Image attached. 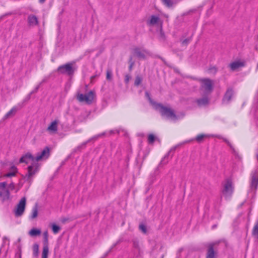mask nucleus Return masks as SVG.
<instances>
[{"label":"nucleus","mask_w":258,"mask_h":258,"mask_svg":"<svg viewBox=\"0 0 258 258\" xmlns=\"http://www.w3.org/2000/svg\"><path fill=\"white\" fill-rule=\"evenodd\" d=\"M28 160L33 162L32 164L28 167V172L24 177L26 181L31 180V177L35 175L39 170V165L35 162V157L30 153H27L20 159V163H28Z\"/></svg>","instance_id":"f257e3e1"},{"label":"nucleus","mask_w":258,"mask_h":258,"mask_svg":"<svg viewBox=\"0 0 258 258\" xmlns=\"http://www.w3.org/2000/svg\"><path fill=\"white\" fill-rule=\"evenodd\" d=\"M201 83L200 90L204 92L205 95L210 94L214 90L213 81L209 78H200L198 79Z\"/></svg>","instance_id":"f03ea898"},{"label":"nucleus","mask_w":258,"mask_h":258,"mask_svg":"<svg viewBox=\"0 0 258 258\" xmlns=\"http://www.w3.org/2000/svg\"><path fill=\"white\" fill-rule=\"evenodd\" d=\"M155 108L156 109L159 110L162 116L173 120L177 119L176 115L171 108L164 106L161 103L156 104V106Z\"/></svg>","instance_id":"7ed1b4c3"},{"label":"nucleus","mask_w":258,"mask_h":258,"mask_svg":"<svg viewBox=\"0 0 258 258\" xmlns=\"http://www.w3.org/2000/svg\"><path fill=\"white\" fill-rule=\"evenodd\" d=\"M56 71L59 74L72 76L75 73V69L73 67V63L69 62L59 66Z\"/></svg>","instance_id":"20e7f679"},{"label":"nucleus","mask_w":258,"mask_h":258,"mask_svg":"<svg viewBox=\"0 0 258 258\" xmlns=\"http://www.w3.org/2000/svg\"><path fill=\"white\" fill-rule=\"evenodd\" d=\"M95 93L93 91H90L86 94L78 93L77 99L80 102H86L88 104H91L93 101Z\"/></svg>","instance_id":"39448f33"},{"label":"nucleus","mask_w":258,"mask_h":258,"mask_svg":"<svg viewBox=\"0 0 258 258\" xmlns=\"http://www.w3.org/2000/svg\"><path fill=\"white\" fill-rule=\"evenodd\" d=\"M233 191L232 182L227 179L223 185V189L222 191V195L226 200H229L231 197Z\"/></svg>","instance_id":"423d86ee"},{"label":"nucleus","mask_w":258,"mask_h":258,"mask_svg":"<svg viewBox=\"0 0 258 258\" xmlns=\"http://www.w3.org/2000/svg\"><path fill=\"white\" fill-rule=\"evenodd\" d=\"M7 182H3L0 183V198L3 203L10 199V191L6 189Z\"/></svg>","instance_id":"0eeeda50"},{"label":"nucleus","mask_w":258,"mask_h":258,"mask_svg":"<svg viewBox=\"0 0 258 258\" xmlns=\"http://www.w3.org/2000/svg\"><path fill=\"white\" fill-rule=\"evenodd\" d=\"M26 199L23 197L21 199L15 210V215L16 217H19L23 215L26 207Z\"/></svg>","instance_id":"6e6552de"},{"label":"nucleus","mask_w":258,"mask_h":258,"mask_svg":"<svg viewBox=\"0 0 258 258\" xmlns=\"http://www.w3.org/2000/svg\"><path fill=\"white\" fill-rule=\"evenodd\" d=\"M234 92L233 89L231 87L227 88L226 92L225 93L222 100L223 104H228L232 100L234 96Z\"/></svg>","instance_id":"1a4fd4ad"},{"label":"nucleus","mask_w":258,"mask_h":258,"mask_svg":"<svg viewBox=\"0 0 258 258\" xmlns=\"http://www.w3.org/2000/svg\"><path fill=\"white\" fill-rule=\"evenodd\" d=\"M258 186V171L255 170L251 174V180L250 185V190L253 191L254 193L257 188Z\"/></svg>","instance_id":"9d476101"},{"label":"nucleus","mask_w":258,"mask_h":258,"mask_svg":"<svg viewBox=\"0 0 258 258\" xmlns=\"http://www.w3.org/2000/svg\"><path fill=\"white\" fill-rule=\"evenodd\" d=\"M50 156V149L48 147H45L41 153H38L35 158V162H37L42 159H47Z\"/></svg>","instance_id":"9b49d317"},{"label":"nucleus","mask_w":258,"mask_h":258,"mask_svg":"<svg viewBox=\"0 0 258 258\" xmlns=\"http://www.w3.org/2000/svg\"><path fill=\"white\" fill-rule=\"evenodd\" d=\"M133 247L138 253V255L141 256L143 253V245L140 242L139 239L137 238H134L132 240Z\"/></svg>","instance_id":"f8f14e48"},{"label":"nucleus","mask_w":258,"mask_h":258,"mask_svg":"<svg viewBox=\"0 0 258 258\" xmlns=\"http://www.w3.org/2000/svg\"><path fill=\"white\" fill-rule=\"evenodd\" d=\"M216 244V243H211L208 245L206 258H217V252L214 250Z\"/></svg>","instance_id":"ddd939ff"},{"label":"nucleus","mask_w":258,"mask_h":258,"mask_svg":"<svg viewBox=\"0 0 258 258\" xmlns=\"http://www.w3.org/2000/svg\"><path fill=\"white\" fill-rule=\"evenodd\" d=\"M196 102L200 107L206 106L208 105L210 103V99L206 95L202 98L197 99Z\"/></svg>","instance_id":"4468645a"},{"label":"nucleus","mask_w":258,"mask_h":258,"mask_svg":"<svg viewBox=\"0 0 258 258\" xmlns=\"http://www.w3.org/2000/svg\"><path fill=\"white\" fill-rule=\"evenodd\" d=\"M58 121L55 120L51 122L47 128V131L50 134L56 133L58 130Z\"/></svg>","instance_id":"2eb2a0df"},{"label":"nucleus","mask_w":258,"mask_h":258,"mask_svg":"<svg viewBox=\"0 0 258 258\" xmlns=\"http://www.w3.org/2000/svg\"><path fill=\"white\" fill-rule=\"evenodd\" d=\"M245 66V63L243 61H235L230 63L229 67L232 71H234L239 68Z\"/></svg>","instance_id":"dca6fc26"},{"label":"nucleus","mask_w":258,"mask_h":258,"mask_svg":"<svg viewBox=\"0 0 258 258\" xmlns=\"http://www.w3.org/2000/svg\"><path fill=\"white\" fill-rule=\"evenodd\" d=\"M18 109L19 108L17 106H14L9 112H8L5 115L3 118V120H6L13 117L16 114Z\"/></svg>","instance_id":"f3484780"},{"label":"nucleus","mask_w":258,"mask_h":258,"mask_svg":"<svg viewBox=\"0 0 258 258\" xmlns=\"http://www.w3.org/2000/svg\"><path fill=\"white\" fill-rule=\"evenodd\" d=\"M134 53L139 58L143 59L146 58L145 53L147 52L146 50H141L139 48L137 47L134 49Z\"/></svg>","instance_id":"a211bd4d"},{"label":"nucleus","mask_w":258,"mask_h":258,"mask_svg":"<svg viewBox=\"0 0 258 258\" xmlns=\"http://www.w3.org/2000/svg\"><path fill=\"white\" fill-rule=\"evenodd\" d=\"M28 22L29 25H37L38 21L37 17L34 15H30L28 17Z\"/></svg>","instance_id":"6ab92c4d"},{"label":"nucleus","mask_w":258,"mask_h":258,"mask_svg":"<svg viewBox=\"0 0 258 258\" xmlns=\"http://www.w3.org/2000/svg\"><path fill=\"white\" fill-rule=\"evenodd\" d=\"M11 171L4 174V177H11L16 175L17 172V169L15 166L13 165L11 167Z\"/></svg>","instance_id":"aec40b11"},{"label":"nucleus","mask_w":258,"mask_h":258,"mask_svg":"<svg viewBox=\"0 0 258 258\" xmlns=\"http://www.w3.org/2000/svg\"><path fill=\"white\" fill-rule=\"evenodd\" d=\"M159 20V18L158 16L152 15L150 20L148 21L147 24L149 25H154L158 22Z\"/></svg>","instance_id":"412c9836"},{"label":"nucleus","mask_w":258,"mask_h":258,"mask_svg":"<svg viewBox=\"0 0 258 258\" xmlns=\"http://www.w3.org/2000/svg\"><path fill=\"white\" fill-rule=\"evenodd\" d=\"M178 147H179V145H176V146H174L172 148H171L170 149V150L169 151V152L164 156V158H163V159L161 161V162H163L165 163H167V161H166L165 160L166 159H167L168 158V157L170 156V154L171 153H173L175 151L176 148Z\"/></svg>","instance_id":"4be33fe9"},{"label":"nucleus","mask_w":258,"mask_h":258,"mask_svg":"<svg viewBox=\"0 0 258 258\" xmlns=\"http://www.w3.org/2000/svg\"><path fill=\"white\" fill-rule=\"evenodd\" d=\"M90 142L91 140H88L86 142H83L81 145L76 147L75 149H74V152H77L81 151L82 149H84L86 147L87 144Z\"/></svg>","instance_id":"5701e85b"},{"label":"nucleus","mask_w":258,"mask_h":258,"mask_svg":"<svg viewBox=\"0 0 258 258\" xmlns=\"http://www.w3.org/2000/svg\"><path fill=\"white\" fill-rule=\"evenodd\" d=\"M252 235L258 239V221H257L252 228Z\"/></svg>","instance_id":"b1692460"},{"label":"nucleus","mask_w":258,"mask_h":258,"mask_svg":"<svg viewBox=\"0 0 258 258\" xmlns=\"http://www.w3.org/2000/svg\"><path fill=\"white\" fill-rule=\"evenodd\" d=\"M38 216V205L37 204L33 207L32 210V214L30 216V218L33 219L36 218Z\"/></svg>","instance_id":"393cba45"},{"label":"nucleus","mask_w":258,"mask_h":258,"mask_svg":"<svg viewBox=\"0 0 258 258\" xmlns=\"http://www.w3.org/2000/svg\"><path fill=\"white\" fill-rule=\"evenodd\" d=\"M49 252V248L48 244H44L43 247V251L42 254V258H47Z\"/></svg>","instance_id":"a878e982"},{"label":"nucleus","mask_w":258,"mask_h":258,"mask_svg":"<svg viewBox=\"0 0 258 258\" xmlns=\"http://www.w3.org/2000/svg\"><path fill=\"white\" fill-rule=\"evenodd\" d=\"M41 233V231L36 228H32L29 232V234L31 236H36Z\"/></svg>","instance_id":"bb28decb"},{"label":"nucleus","mask_w":258,"mask_h":258,"mask_svg":"<svg viewBox=\"0 0 258 258\" xmlns=\"http://www.w3.org/2000/svg\"><path fill=\"white\" fill-rule=\"evenodd\" d=\"M33 255L35 257L38 255L39 253V245L35 243L33 245Z\"/></svg>","instance_id":"cd10ccee"},{"label":"nucleus","mask_w":258,"mask_h":258,"mask_svg":"<svg viewBox=\"0 0 258 258\" xmlns=\"http://www.w3.org/2000/svg\"><path fill=\"white\" fill-rule=\"evenodd\" d=\"M120 242V240H118L117 241H116L115 243H114L111 247L109 248V249L104 254V255L102 257L103 258H105L106 257L108 254L112 250L113 248L117 245L118 244H119Z\"/></svg>","instance_id":"c85d7f7f"},{"label":"nucleus","mask_w":258,"mask_h":258,"mask_svg":"<svg viewBox=\"0 0 258 258\" xmlns=\"http://www.w3.org/2000/svg\"><path fill=\"white\" fill-rule=\"evenodd\" d=\"M145 95L146 97L148 98L150 103L152 104L154 107L156 106V104H158V103H156L155 102L151 97L150 94L148 92H145Z\"/></svg>","instance_id":"c756f323"},{"label":"nucleus","mask_w":258,"mask_h":258,"mask_svg":"<svg viewBox=\"0 0 258 258\" xmlns=\"http://www.w3.org/2000/svg\"><path fill=\"white\" fill-rule=\"evenodd\" d=\"M207 136L205 134L198 135L195 138V140L198 143H201L203 141L205 138L207 137Z\"/></svg>","instance_id":"7c9ffc66"},{"label":"nucleus","mask_w":258,"mask_h":258,"mask_svg":"<svg viewBox=\"0 0 258 258\" xmlns=\"http://www.w3.org/2000/svg\"><path fill=\"white\" fill-rule=\"evenodd\" d=\"M142 80H143V79L141 76H137L136 77L135 80V83H134L135 86H139L141 84V83L142 81Z\"/></svg>","instance_id":"2f4dec72"},{"label":"nucleus","mask_w":258,"mask_h":258,"mask_svg":"<svg viewBox=\"0 0 258 258\" xmlns=\"http://www.w3.org/2000/svg\"><path fill=\"white\" fill-rule=\"evenodd\" d=\"M157 138L153 134H149L148 137V143L150 144H152L155 142Z\"/></svg>","instance_id":"473e14b6"},{"label":"nucleus","mask_w":258,"mask_h":258,"mask_svg":"<svg viewBox=\"0 0 258 258\" xmlns=\"http://www.w3.org/2000/svg\"><path fill=\"white\" fill-rule=\"evenodd\" d=\"M44 82V81H42L41 83H39V84H38L35 88V89L32 90L30 93L28 95V98H29L31 96V95L33 94H34L36 92H37L38 90H39L41 85L42 84V83Z\"/></svg>","instance_id":"72a5a7b5"},{"label":"nucleus","mask_w":258,"mask_h":258,"mask_svg":"<svg viewBox=\"0 0 258 258\" xmlns=\"http://www.w3.org/2000/svg\"><path fill=\"white\" fill-rule=\"evenodd\" d=\"M52 230L54 233H57L60 230V227L55 224H53L51 226Z\"/></svg>","instance_id":"f704fd0d"},{"label":"nucleus","mask_w":258,"mask_h":258,"mask_svg":"<svg viewBox=\"0 0 258 258\" xmlns=\"http://www.w3.org/2000/svg\"><path fill=\"white\" fill-rule=\"evenodd\" d=\"M163 3L167 7H171L173 5L172 0H161Z\"/></svg>","instance_id":"c9c22d12"},{"label":"nucleus","mask_w":258,"mask_h":258,"mask_svg":"<svg viewBox=\"0 0 258 258\" xmlns=\"http://www.w3.org/2000/svg\"><path fill=\"white\" fill-rule=\"evenodd\" d=\"M106 79L110 81L112 80V71L110 69H108L106 71Z\"/></svg>","instance_id":"e433bc0d"},{"label":"nucleus","mask_w":258,"mask_h":258,"mask_svg":"<svg viewBox=\"0 0 258 258\" xmlns=\"http://www.w3.org/2000/svg\"><path fill=\"white\" fill-rule=\"evenodd\" d=\"M223 141L229 146V147L230 148V149L232 150L233 151V153L234 154H236V151L234 148V147H233V146L231 144V143L229 142V141L225 139V138H223Z\"/></svg>","instance_id":"4c0bfd02"},{"label":"nucleus","mask_w":258,"mask_h":258,"mask_svg":"<svg viewBox=\"0 0 258 258\" xmlns=\"http://www.w3.org/2000/svg\"><path fill=\"white\" fill-rule=\"evenodd\" d=\"M166 37L164 32L162 30H161L160 31L159 34V39L161 41H164L165 40Z\"/></svg>","instance_id":"58836bf2"},{"label":"nucleus","mask_w":258,"mask_h":258,"mask_svg":"<svg viewBox=\"0 0 258 258\" xmlns=\"http://www.w3.org/2000/svg\"><path fill=\"white\" fill-rule=\"evenodd\" d=\"M191 40V37L186 38L181 41L183 45H187Z\"/></svg>","instance_id":"ea45409f"},{"label":"nucleus","mask_w":258,"mask_h":258,"mask_svg":"<svg viewBox=\"0 0 258 258\" xmlns=\"http://www.w3.org/2000/svg\"><path fill=\"white\" fill-rule=\"evenodd\" d=\"M139 229L144 233L147 232L146 226L144 224H140L139 225Z\"/></svg>","instance_id":"a19ab883"},{"label":"nucleus","mask_w":258,"mask_h":258,"mask_svg":"<svg viewBox=\"0 0 258 258\" xmlns=\"http://www.w3.org/2000/svg\"><path fill=\"white\" fill-rule=\"evenodd\" d=\"M104 135H105V133H103L96 135V136L93 137L92 138L89 139V140H91V141H92V140H96L99 137H101L104 136Z\"/></svg>","instance_id":"79ce46f5"},{"label":"nucleus","mask_w":258,"mask_h":258,"mask_svg":"<svg viewBox=\"0 0 258 258\" xmlns=\"http://www.w3.org/2000/svg\"><path fill=\"white\" fill-rule=\"evenodd\" d=\"M44 236V244H48V233L45 231L43 233Z\"/></svg>","instance_id":"37998d69"},{"label":"nucleus","mask_w":258,"mask_h":258,"mask_svg":"<svg viewBox=\"0 0 258 258\" xmlns=\"http://www.w3.org/2000/svg\"><path fill=\"white\" fill-rule=\"evenodd\" d=\"M131 79V76L128 75L126 74L125 75V78H124V82L126 84H128L130 80Z\"/></svg>","instance_id":"c03bdc74"},{"label":"nucleus","mask_w":258,"mask_h":258,"mask_svg":"<svg viewBox=\"0 0 258 258\" xmlns=\"http://www.w3.org/2000/svg\"><path fill=\"white\" fill-rule=\"evenodd\" d=\"M209 70L211 73H213L214 74H216L217 71V68L215 67H211Z\"/></svg>","instance_id":"a18cd8bd"},{"label":"nucleus","mask_w":258,"mask_h":258,"mask_svg":"<svg viewBox=\"0 0 258 258\" xmlns=\"http://www.w3.org/2000/svg\"><path fill=\"white\" fill-rule=\"evenodd\" d=\"M134 64H135L134 62H132L131 63V64H130L129 67H128V69H129L130 71H132Z\"/></svg>","instance_id":"49530a36"},{"label":"nucleus","mask_w":258,"mask_h":258,"mask_svg":"<svg viewBox=\"0 0 258 258\" xmlns=\"http://www.w3.org/2000/svg\"><path fill=\"white\" fill-rule=\"evenodd\" d=\"M9 188L11 189H14L15 188V184L14 183H11L9 185Z\"/></svg>","instance_id":"de8ad7c7"},{"label":"nucleus","mask_w":258,"mask_h":258,"mask_svg":"<svg viewBox=\"0 0 258 258\" xmlns=\"http://www.w3.org/2000/svg\"><path fill=\"white\" fill-rule=\"evenodd\" d=\"M98 76L97 75L92 76L91 77V78H90V79H91V82L92 83V82L94 81V79H95L96 77H97Z\"/></svg>","instance_id":"09e8293b"},{"label":"nucleus","mask_w":258,"mask_h":258,"mask_svg":"<svg viewBox=\"0 0 258 258\" xmlns=\"http://www.w3.org/2000/svg\"><path fill=\"white\" fill-rule=\"evenodd\" d=\"M156 57L160 58L163 62L165 63V59L162 57H161V56H160L159 55H157Z\"/></svg>","instance_id":"8fccbe9b"},{"label":"nucleus","mask_w":258,"mask_h":258,"mask_svg":"<svg viewBox=\"0 0 258 258\" xmlns=\"http://www.w3.org/2000/svg\"><path fill=\"white\" fill-rule=\"evenodd\" d=\"M132 59H133V58H132V56H131V57H130V59H129V62H130V64H131V63L132 62H134V61L132 60Z\"/></svg>","instance_id":"3c124183"},{"label":"nucleus","mask_w":258,"mask_h":258,"mask_svg":"<svg viewBox=\"0 0 258 258\" xmlns=\"http://www.w3.org/2000/svg\"><path fill=\"white\" fill-rule=\"evenodd\" d=\"M182 248H180V249H179V250H178V253H180L182 251Z\"/></svg>","instance_id":"603ef678"},{"label":"nucleus","mask_w":258,"mask_h":258,"mask_svg":"<svg viewBox=\"0 0 258 258\" xmlns=\"http://www.w3.org/2000/svg\"><path fill=\"white\" fill-rule=\"evenodd\" d=\"M45 0H39L40 3L42 4L45 2Z\"/></svg>","instance_id":"864d4df0"},{"label":"nucleus","mask_w":258,"mask_h":258,"mask_svg":"<svg viewBox=\"0 0 258 258\" xmlns=\"http://www.w3.org/2000/svg\"><path fill=\"white\" fill-rule=\"evenodd\" d=\"M217 227V225L215 224L212 226V229H214Z\"/></svg>","instance_id":"5fc2aeb1"},{"label":"nucleus","mask_w":258,"mask_h":258,"mask_svg":"<svg viewBox=\"0 0 258 258\" xmlns=\"http://www.w3.org/2000/svg\"><path fill=\"white\" fill-rule=\"evenodd\" d=\"M67 220V219H63L62 220V222H66Z\"/></svg>","instance_id":"6e6d98bb"},{"label":"nucleus","mask_w":258,"mask_h":258,"mask_svg":"<svg viewBox=\"0 0 258 258\" xmlns=\"http://www.w3.org/2000/svg\"><path fill=\"white\" fill-rule=\"evenodd\" d=\"M257 70H258V62H257V64L256 71H257Z\"/></svg>","instance_id":"4d7b16f0"},{"label":"nucleus","mask_w":258,"mask_h":258,"mask_svg":"<svg viewBox=\"0 0 258 258\" xmlns=\"http://www.w3.org/2000/svg\"><path fill=\"white\" fill-rule=\"evenodd\" d=\"M20 258H21V256H20Z\"/></svg>","instance_id":"13d9d810"},{"label":"nucleus","mask_w":258,"mask_h":258,"mask_svg":"<svg viewBox=\"0 0 258 258\" xmlns=\"http://www.w3.org/2000/svg\"><path fill=\"white\" fill-rule=\"evenodd\" d=\"M1 19V18H0V19Z\"/></svg>","instance_id":"bf43d9fd"},{"label":"nucleus","mask_w":258,"mask_h":258,"mask_svg":"<svg viewBox=\"0 0 258 258\" xmlns=\"http://www.w3.org/2000/svg\"><path fill=\"white\" fill-rule=\"evenodd\" d=\"M101 258H103V257H101Z\"/></svg>","instance_id":"052dcab7"}]
</instances>
